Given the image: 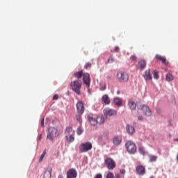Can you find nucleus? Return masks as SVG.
<instances>
[{"label":"nucleus","mask_w":178,"mask_h":178,"mask_svg":"<svg viewBox=\"0 0 178 178\" xmlns=\"http://www.w3.org/2000/svg\"><path fill=\"white\" fill-rule=\"evenodd\" d=\"M70 87L72 91H74V92H76L77 95H80L81 94L80 90H81V81L76 80V81H72L70 83Z\"/></svg>","instance_id":"f257e3e1"},{"label":"nucleus","mask_w":178,"mask_h":178,"mask_svg":"<svg viewBox=\"0 0 178 178\" xmlns=\"http://www.w3.org/2000/svg\"><path fill=\"white\" fill-rule=\"evenodd\" d=\"M91 149H92V143H91V142L83 143L79 145V152H81V154L88 152V151H91Z\"/></svg>","instance_id":"f03ea898"},{"label":"nucleus","mask_w":178,"mask_h":178,"mask_svg":"<svg viewBox=\"0 0 178 178\" xmlns=\"http://www.w3.org/2000/svg\"><path fill=\"white\" fill-rule=\"evenodd\" d=\"M59 131H58V129L55 127H50L49 128V132L47 134V138L48 140H50L52 141L54 138H56V137L59 136Z\"/></svg>","instance_id":"7ed1b4c3"},{"label":"nucleus","mask_w":178,"mask_h":178,"mask_svg":"<svg viewBox=\"0 0 178 178\" xmlns=\"http://www.w3.org/2000/svg\"><path fill=\"white\" fill-rule=\"evenodd\" d=\"M125 147L129 154H134L137 152V146L136 144L130 140L127 141L125 144Z\"/></svg>","instance_id":"20e7f679"},{"label":"nucleus","mask_w":178,"mask_h":178,"mask_svg":"<svg viewBox=\"0 0 178 178\" xmlns=\"http://www.w3.org/2000/svg\"><path fill=\"white\" fill-rule=\"evenodd\" d=\"M104 162L108 170H113L116 168V163L111 157L105 159Z\"/></svg>","instance_id":"39448f33"},{"label":"nucleus","mask_w":178,"mask_h":178,"mask_svg":"<svg viewBox=\"0 0 178 178\" xmlns=\"http://www.w3.org/2000/svg\"><path fill=\"white\" fill-rule=\"evenodd\" d=\"M117 77L120 81H124L125 83L129 81V74L126 72H120L117 74Z\"/></svg>","instance_id":"423d86ee"},{"label":"nucleus","mask_w":178,"mask_h":178,"mask_svg":"<svg viewBox=\"0 0 178 178\" xmlns=\"http://www.w3.org/2000/svg\"><path fill=\"white\" fill-rule=\"evenodd\" d=\"M140 108H141V111H143L144 115H145L146 116L152 115V111H151V109L147 105L141 106Z\"/></svg>","instance_id":"0eeeda50"},{"label":"nucleus","mask_w":178,"mask_h":178,"mask_svg":"<svg viewBox=\"0 0 178 178\" xmlns=\"http://www.w3.org/2000/svg\"><path fill=\"white\" fill-rule=\"evenodd\" d=\"M83 81L84 84H86V86H87V87H90V86L91 84V79L90 78V74L85 73L83 74Z\"/></svg>","instance_id":"6e6552de"},{"label":"nucleus","mask_w":178,"mask_h":178,"mask_svg":"<svg viewBox=\"0 0 178 178\" xmlns=\"http://www.w3.org/2000/svg\"><path fill=\"white\" fill-rule=\"evenodd\" d=\"M77 177V171L74 168L70 169L67 172V178Z\"/></svg>","instance_id":"1a4fd4ad"},{"label":"nucleus","mask_w":178,"mask_h":178,"mask_svg":"<svg viewBox=\"0 0 178 178\" xmlns=\"http://www.w3.org/2000/svg\"><path fill=\"white\" fill-rule=\"evenodd\" d=\"M76 109L79 115H83L84 113V104H83V102H78L76 104Z\"/></svg>","instance_id":"9d476101"},{"label":"nucleus","mask_w":178,"mask_h":178,"mask_svg":"<svg viewBox=\"0 0 178 178\" xmlns=\"http://www.w3.org/2000/svg\"><path fill=\"white\" fill-rule=\"evenodd\" d=\"M104 113L105 116H115L117 112L116 111L111 108H106L104 110Z\"/></svg>","instance_id":"9b49d317"},{"label":"nucleus","mask_w":178,"mask_h":178,"mask_svg":"<svg viewBox=\"0 0 178 178\" xmlns=\"http://www.w3.org/2000/svg\"><path fill=\"white\" fill-rule=\"evenodd\" d=\"M136 172L140 176H144L145 175V168L143 165H138L136 167Z\"/></svg>","instance_id":"f8f14e48"},{"label":"nucleus","mask_w":178,"mask_h":178,"mask_svg":"<svg viewBox=\"0 0 178 178\" xmlns=\"http://www.w3.org/2000/svg\"><path fill=\"white\" fill-rule=\"evenodd\" d=\"M156 58H157L158 60H160V62H162L163 65H168V60H166V57H163L159 54H156Z\"/></svg>","instance_id":"ddd939ff"},{"label":"nucleus","mask_w":178,"mask_h":178,"mask_svg":"<svg viewBox=\"0 0 178 178\" xmlns=\"http://www.w3.org/2000/svg\"><path fill=\"white\" fill-rule=\"evenodd\" d=\"M113 143L114 145H120L122 143V138L119 136H115L113 139Z\"/></svg>","instance_id":"4468645a"},{"label":"nucleus","mask_w":178,"mask_h":178,"mask_svg":"<svg viewBox=\"0 0 178 178\" xmlns=\"http://www.w3.org/2000/svg\"><path fill=\"white\" fill-rule=\"evenodd\" d=\"M144 79L145 80H152V75H151V70H147L145 72Z\"/></svg>","instance_id":"2eb2a0df"},{"label":"nucleus","mask_w":178,"mask_h":178,"mask_svg":"<svg viewBox=\"0 0 178 178\" xmlns=\"http://www.w3.org/2000/svg\"><path fill=\"white\" fill-rule=\"evenodd\" d=\"M128 105L132 111H134L136 108H137V104H136V102L133 100H129L128 102Z\"/></svg>","instance_id":"dca6fc26"},{"label":"nucleus","mask_w":178,"mask_h":178,"mask_svg":"<svg viewBox=\"0 0 178 178\" xmlns=\"http://www.w3.org/2000/svg\"><path fill=\"white\" fill-rule=\"evenodd\" d=\"M88 120L90 124H92V126H97V119L94 118V117L91 115H88Z\"/></svg>","instance_id":"f3484780"},{"label":"nucleus","mask_w":178,"mask_h":178,"mask_svg":"<svg viewBox=\"0 0 178 178\" xmlns=\"http://www.w3.org/2000/svg\"><path fill=\"white\" fill-rule=\"evenodd\" d=\"M126 129L129 134H134V133H135L136 131V129H134V127H133V126H131L129 124L127 125Z\"/></svg>","instance_id":"a211bd4d"},{"label":"nucleus","mask_w":178,"mask_h":178,"mask_svg":"<svg viewBox=\"0 0 178 178\" xmlns=\"http://www.w3.org/2000/svg\"><path fill=\"white\" fill-rule=\"evenodd\" d=\"M102 101L106 104V105H109L111 104V100H109V97H108V95H104L102 97Z\"/></svg>","instance_id":"6ab92c4d"},{"label":"nucleus","mask_w":178,"mask_h":178,"mask_svg":"<svg viewBox=\"0 0 178 178\" xmlns=\"http://www.w3.org/2000/svg\"><path fill=\"white\" fill-rule=\"evenodd\" d=\"M138 65L142 70H144L145 69V67L147 66V63H145V60H141L138 62Z\"/></svg>","instance_id":"aec40b11"},{"label":"nucleus","mask_w":178,"mask_h":178,"mask_svg":"<svg viewBox=\"0 0 178 178\" xmlns=\"http://www.w3.org/2000/svg\"><path fill=\"white\" fill-rule=\"evenodd\" d=\"M74 77H76V79H81V77H83V70L75 72L74 73Z\"/></svg>","instance_id":"412c9836"},{"label":"nucleus","mask_w":178,"mask_h":178,"mask_svg":"<svg viewBox=\"0 0 178 178\" xmlns=\"http://www.w3.org/2000/svg\"><path fill=\"white\" fill-rule=\"evenodd\" d=\"M114 104L117 105V106H122V99L119 97L114 99Z\"/></svg>","instance_id":"4be33fe9"},{"label":"nucleus","mask_w":178,"mask_h":178,"mask_svg":"<svg viewBox=\"0 0 178 178\" xmlns=\"http://www.w3.org/2000/svg\"><path fill=\"white\" fill-rule=\"evenodd\" d=\"M51 172H52V170H47L44 172L43 178H51Z\"/></svg>","instance_id":"5701e85b"},{"label":"nucleus","mask_w":178,"mask_h":178,"mask_svg":"<svg viewBox=\"0 0 178 178\" xmlns=\"http://www.w3.org/2000/svg\"><path fill=\"white\" fill-rule=\"evenodd\" d=\"M97 124H102L105 122L104 116H99L97 118Z\"/></svg>","instance_id":"b1692460"},{"label":"nucleus","mask_w":178,"mask_h":178,"mask_svg":"<svg viewBox=\"0 0 178 178\" xmlns=\"http://www.w3.org/2000/svg\"><path fill=\"white\" fill-rule=\"evenodd\" d=\"M165 79L167 81H173V79L175 78L173 77V75H172V74L168 73L167 74Z\"/></svg>","instance_id":"393cba45"},{"label":"nucleus","mask_w":178,"mask_h":178,"mask_svg":"<svg viewBox=\"0 0 178 178\" xmlns=\"http://www.w3.org/2000/svg\"><path fill=\"white\" fill-rule=\"evenodd\" d=\"M66 138L68 143H73L74 141V136L73 135H70V136H67Z\"/></svg>","instance_id":"a878e982"},{"label":"nucleus","mask_w":178,"mask_h":178,"mask_svg":"<svg viewBox=\"0 0 178 178\" xmlns=\"http://www.w3.org/2000/svg\"><path fill=\"white\" fill-rule=\"evenodd\" d=\"M156 159H158V156L154 155L149 156V162H156Z\"/></svg>","instance_id":"bb28decb"},{"label":"nucleus","mask_w":178,"mask_h":178,"mask_svg":"<svg viewBox=\"0 0 178 178\" xmlns=\"http://www.w3.org/2000/svg\"><path fill=\"white\" fill-rule=\"evenodd\" d=\"M45 154H47V151L44 150L42 154H41L40 159H39V162H42V160L44 159V158L45 156Z\"/></svg>","instance_id":"cd10ccee"},{"label":"nucleus","mask_w":178,"mask_h":178,"mask_svg":"<svg viewBox=\"0 0 178 178\" xmlns=\"http://www.w3.org/2000/svg\"><path fill=\"white\" fill-rule=\"evenodd\" d=\"M154 79L158 80L159 79V74H158V71L156 70H154Z\"/></svg>","instance_id":"c85d7f7f"},{"label":"nucleus","mask_w":178,"mask_h":178,"mask_svg":"<svg viewBox=\"0 0 178 178\" xmlns=\"http://www.w3.org/2000/svg\"><path fill=\"white\" fill-rule=\"evenodd\" d=\"M72 127H67L65 131V134H70V132L72 131Z\"/></svg>","instance_id":"c756f323"},{"label":"nucleus","mask_w":178,"mask_h":178,"mask_svg":"<svg viewBox=\"0 0 178 178\" xmlns=\"http://www.w3.org/2000/svg\"><path fill=\"white\" fill-rule=\"evenodd\" d=\"M76 134H78V136H81V134H83V128H81V127L77 128Z\"/></svg>","instance_id":"7c9ffc66"},{"label":"nucleus","mask_w":178,"mask_h":178,"mask_svg":"<svg viewBox=\"0 0 178 178\" xmlns=\"http://www.w3.org/2000/svg\"><path fill=\"white\" fill-rule=\"evenodd\" d=\"M106 178H115V175H113V172H108Z\"/></svg>","instance_id":"2f4dec72"},{"label":"nucleus","mask_w":178,"mask_h":178,"mask_svg":"<svg viewBox=\"0 0 178 178\" xmlns=\"http://www.w3.org/2000/svg\"><path fill=\"white\" fill-rule=\"evenodd\" d=\"M129 59H130V60H132L133 62H136L137 60V56H136L135 54L132 55L130 56Z\"/></svg>","instance_id":"473e14b6"},{"label":"nucleus","mask_w":178,"mask_h":178,"mask_svg":"<svg viewBox=\"0 0 178 178\" xmlns=\"http://www.w3.org/2000/svg\"><path fill=\"white\" fill-rule=\"evenodd\" d=\"M138 151L142 155H145V150L144 149V147H139Z\"/></svg>","instance_id":"72a5a7b5"},{"label":"nucleus","mask_w":178,"mask_h":178,"mask_svg":"<svg viewBox=\"0 0 178 178\" xmlns=\"http://www.w3.org/2000/svg\"><path fill=\"white\" fill-rule=\"evenodd\" d=\"M76 119L79 123H81V114L76 115Z\"/></svg>","instance_id":"f704fd0d"},{"label":"nucleus","mask_w":178,"mask_h":178,"mask_svg":"<svg viewBox=\"0 0 178 178\" xmlns=\"http://www.w3.org/2000/svg\"><path fill=\"white\" fill-rule=\"evenodd\" d=\"M100 90H101V91H105V90H106V86L100 85Z\"/></svg>","instance_id":"c9c22d12"},{"label":"nucleus","mask_w":178,"mask_h":178,"mask_svg":"<svg viewBox=\"0 0 178 178\" xmlns=\"http://www.w3.org/2000/svg\"><path fill=\"white\" fill-rule=\"evenodd\" d=\"M113 62H115V59H113V58H111L108 59V63H113Z\"/></svg>","instance_id":"e433bc0d"},{"label":"nucleus","mask_w":178,"mask_h":178,"mask_svg":"<svg viewBox=\"0 0 178 178\" xmlns=\"http://www.w3.org/2000/svg\"><path fill=\"white\" fill-rule=\"evenodd\" d=\"M58 98H59V95H54L52 99H53V101H56V99H58Z\"/></svg>","instance_id":"4c0bfd02"},{"label":"nucleus","mask_w":178,"mask_h":178,"mask_svg":"<svg viewBox=\"0 0 178 178\" xmlns=\"http://www.w3.org/2000/svg\"><path fill=\"white\" fill-rule=\"evenodd\" d=\"M90 66H91V63H88L85 65V69H88V67H90Z\"/></svg>","instance_id":"58836bf2"},{"label":"nucleus","mask_w":178,"mask_h":178,"mask_svg":"<svg viewBox=\"0 0 178 178\" xmlns=\"http://www.w3.org/2000/svg\"><path fill=\"white\" fill-rule=\"evenodd\" d=\"M115 52H119V51H120V49L119 48V47L116 46L114 49Z\"/></svg>","instance_id":"ea45409f"},{"label":"nucleus","mask_w":178,"mask_h":178,"mask_svg":"<svg viewBox=\"0 0 178 178\" xmlns=\"http://www.w3.org/2000/svg\"><path fill=\"white\" fill-rule=\"evenodd\" d=\"M121 175H124L126 173V170L124 169H122L120 170Z\"/></svg>","instance_id":"a19ab883"},{"label":"nucleus","mask_w":178,"mask_h":178,"mask_svg":"<svg viewBox=\"0 0 178 178\" xmlns=\"http://www.w3.org/2000/svg\"><path fill=\"white\" fill-rule=\"evenodd\" d=\"M102 138H103L102 135H99V136H98V140H99V141H102Z\"/></svg>","instance_id":"79ce46f5"},{"label":"nucleus","mask_w":178,"mask_h":178,"mask_svg":"<svg viewBox=\"0 0 178 178\" xmlns=\"http://www.w3.org/2000/svg\"><path fill=\"white\" fill-rule=\"evenodd\" d=\"M95 178H102V175L97 174Z\"/></svg>","instance_id":"37998d69"},{"label":"nucleus","mask_w":178,"mask_h":178,"mask_svg":"<svg viewBox=\"0 0 178 178\" xmlns=\"http://www.w3.org/2000/svg\"><path fill=\"white\" fill-rule=\"evenodd\" d=\"M41 126H42V127H44V118H42V120Z\"/></svg>","instance_id":"c03bdc74"},{"label":"nucleus","mask_w":178,"mask_h":178,"mask_svg":"<svg viewBox=\"0 0 178 178\" xmlns=\"http://www.w3.org/2000/svg\"><path fill=\"white\" fill-rule=\"evenodd\" d=\"M116 178H120V174H115Z\"/></svg>","instance_id":"a18cd8bd"},{"label":"nucleus","mask_w":178,"mask_h":178,"mask_svg":"<svg viewBox=\"0 0 178 178\" xmlns=\"http://www.w3.org/2000/svg\"><path fill=\"white\" fill-rule=\"evenodd\" d=\"M138 120H143V116H139V117L138 118Z\"/></svg>","instance_id":"49530a36"},{"label":"nucleus","mask_w":178,"mask_h":178,"mask_svg":"<svg viewBox=\"0 0 178 178\" xmlns=\"http://www.w3.org/2000/svg\"><path fill=\"white\" fill-rule=\"evenodd\" d=\"M58 178H63V175H58Z\"/></svg>","instance_id":"de8ad7c7"},{"label":"nucleus","mask_w":178,"mask_h":178,"mask_svg":"<svg viewBox=\"0 0 178 178\" xmlns=\"http://www.w3.org/2000/svg\"><path fill=\"white\" fill-rule=\"evenodd\" d=\"M173 141H177V142H178V138H175V139L173 140Z\"/></svg>","instance_id":"09e8293b"},{"label":"nucleus","mask_w":178,"mask_h":178,"mask_svg":"<svg viewBox=\"0 0 178 178\" xmlns=\"http://www.w3.org/2000/svg\"><path fill=\"white\" fill-rule=\"evenodd\" d=\"M150 178H155V177L152 176V177H150Z\"/></svg>","instance_id":"8fccbe9b"}]
</instances>
